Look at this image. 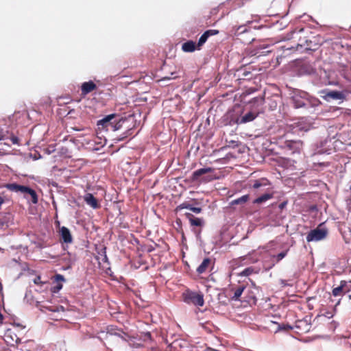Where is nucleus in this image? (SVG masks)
I'll use <instances>...</instances> for the list:
<instances>
[{
	"label": "nucleus",
	"instance_id": "nucleus-11",
	"mask_svg": "<svg viewBox=\"0 0 351 351\" xmlns=\"http://www.w3.org/2000/svg\"><path fill=\"white\" fill-rule=\"evenodd\" d=\"M84 200L88 206L94 209L100 208V204L98 200L91 193H86L84 196Z\"/></svg>",
	"mask_w": 351,
	"mask_h": 351
},
{
	"label": "nucleus",
	"instance_id": "nucleus-15",
	"mask_svg": "<svg viewBox=\"0 0 351 351\" xmlns=\"http://www.w3.org/2000/svg\"><path fill=\"white\" fill-rule=\"evenodd\" d=\"M258 116V113L249 112L245 114L244 116L241 117L237 121V123L239 124H243L247 122L252 121L254 120Z\"/></svg>",
	"mask_w": 351,
	"mask_h": 351
},
{
	"label": "nucleus",
	"instance_id": "nucleus-14",
	"mask_svg": "<svg viewBox=\"0 0 351 351\" xmlns=\"http://www.w3.org/2000/svg\"><path fill=\"white\" fill-rule=\"evenodd\" d=\"M185 217L189 220L190 225L191 226L201 227L204 225V221L202 219L194 217V215L190 213H186Z\"/></svg>",
	"mask_w": 351,
	"mask_h": 351
},
{
	"label": "nucleus",
	"instance_id": "nucleus-22",
	"mask_svg": "<svg viewBox=\"0 0 351 351\" xmlns=\"http://www.w3.org/2000/svg\"><path fill=\"white\" fill-rule=\"evenodd\" d=\"M245 289V286H239L236 289H234V295L232 297V299L234 300H239Z\"/></svg>",
	"mask_w": 351,
	"mask_h": 351
},
{
	"label": "nucleus",
	"instance_id": "nucleus-35",
	"mask_svg": "<svg viewBox=\"0 0 351 351\" xmlns=\"http://www.w3.org/2000/svg\"><path fill=\"white\" fill-rule=\"evenodd\" d=\"M10 141H12V144H19V138L18 137L15 136H12L11 138H10Z\"/></svg>",
	"mask_w": 351,
	"mask_h": 351
},
{
	"label": "nucleus",
	"instance_id": "nucleus-10",
	"mask_svg": "<svg viewBox=\"0 0 351 351\" xmlns=\"http://www.w3.org/2000/svg\"><path fill=\"white\" fill-rule=\"evenodd\" d=\"M5 340L8 343L13 345L14 343L16 344H19L21 343V339L17 337V335L11 330L8 329L5 334Z\"/></svg>",
	"mask_w": 351,
	"mask_h": 351
},
{
	"label": "nucleus",
	"instance_id": "nucleus-21",
	"mask_svg": "<svg viewBox=\"0 0 351 351\" xmlns=\"http://www.w3.org/2000/svg\"><path fill=\"white\" fill-rule=\"evenodd\" d=\"M273 197V194L271 193H265L263 195L257 197L253 202L254 204H261L265 202Z\"/></svg>",
	"mask_w": 351,
	"mask_h": 351
},
{
	"label": "nucleus",
	"instance_id": "nucleus-1",
	"mask_svg": "<svg viewBox=\"0 0 351 351\" xmlns=\"http://www.w3.org/2000/svg\"><path fill=\"white\" fill-rule=\"evenodd\" d=\"M215 169L212 167L199 169L193 172L191 179L193 181L206 183L216 179L213 175Z\"/></svg>",
	"mask_w": 351,
	"mask_h": 351
},
{
	"label": "nucleus",
	"instance_id": "nucleus-18",
	"mask_svg": "<svg viewBox=\"0 0 351 351\" xmlns=\"http://www.w3.org/2000/svg\"><path fill=\"white\" fill-rule=\"evenodd\" d=\"M269 185H270L269 181L267 178H260L258 180H254V182L252 186V188L254 189H258L261 187H265V186H267Z\"/></svg>",
	"mask_w": 351,
	"mask_h": 351
},
{
	"label": "nucleus",
	"instance_id": "nucleus-4",
	"mask_svg": "<svg viewBox=\"0 0 351 351\" xmlns=\"http://www.w3.org/2000/svg\"><path fill=\"white\" fill-rule=\"evenodd\" d=\"M295 108L306 107L308 104V94L303 91H295L291 98Z\"/></svg>",
	"mask_w": 351,
	"mask_h": 351
},
{
	"label": "nucleus",
	"instance_id": "nucleus-20",
	"mask_svg": "<svg viewBox=\"0 0 351 351\" xmlns=\"http://www.w3.org/2000/svg\"><path fill=\"white\" fill-rule=\"evenodd\" d=\"M324 97L327 99H341L343 97V95L341 92L337 90L328 91L326 93V95Z\"/></svg>",
	"mask_w": 351,
	"mask_h": 351
},
{
	"label": "nucleus",
	"instance_id": "nucleus-5",
	"mask_svg": "<svg viewBox=\"0 0 351 351\" xmlns=\"http://www.w3.org/2000/svg\"><path fill=\"white\" fill-rule=\"evenodd\" d=\"M327 235V231L325 229L316 228L307 234L306 240L308 242L313 241H320L324 239Z\"/></svg>",
	"mask_w": 351,
	"mask_h": 351
},
{
	"label": "nucleus",
	"instance_id": "nucleus-9",
	"mask_svg": "<svg viewBox=\"0 0 351 351\" xmlns=\"http://www.w3.org/2000/svg\"><path fill=\"white\" fill-rule=\"evenodd\" d=\"M317 45L314 44L312 45V41L306 40L305 43H298L295 47V50L300 51L301 52L305 51H315L317 49Z\"/></svg>",
	"mask_w": 351,
	"mask_h": 351
},
{
	"label": "nucleus",
	"instance_id": "nucleus-41",
	"mask_svg": "<svg viewBox=\"0 0 351 351\" xmlns=\"http://www.w3.org/2000/svg\"><path fill=\"white\" fill-rule=\"evenodd\" d=\"M293 48H294V47H293V46H292V47H287V49H293Z\"/></svg>",
	"mask_w": 351,
	"mask_h": 351
},
{
	"label": "nucleus",
	"instance_id": "nucleus-43",
	"mask_svg": "<svg viewBox=\"0 0 351 351\" xmlns=\"http://www.w3.org/2000/svg\"><path fill=\"white\" fill-rule=\"evenodd\" d=\"M0 287L2 288V285L1 283L0 282Z\"/></svg>",
	"mask_w": 351,
	"mask_h": 351
},
{
	"label": "nucleus",
	"instance_id": "nucleus-8",
	"mask_svg": "<svg viewBox=\"0 0 351 351\" xmlns=\"http://www.w3.org/2000/svg\"><path fill=\"white\" fill-rule=\"evenodd\" d=\"M60 240L65 243H71L73 242V237L69 228L62 226L59 230Z\"/></svg>",
	"mask_w": 351,
	"mask_h": 351
},
{
	"label": "nucleus",
	"instance_id": "nucleus-17",
	"mask_svg": "<svg viewBox=\"0 0 351 351\" xmlns=\"http://www.w3.org/2000/svg\"><path fill=\"white\" fill-rule=\"evenodd\" d=\"M211 263V260L209 258H205L200 265L197 268V272L202 274L206 271Z\"/></svg>",
	"mask_w": 351,
	"mask_h": 351
},
{
	"label": "nucleus",
	"instance_id": "nucleus-3",
	"mask_svg": "<svg viewBox=\"0 0 351 351\" xmlns=\"http://www.w3.org/2000/svg\"><path fill=\"white\" fill-rule=\"evenodd\" d=\"M288 128L289 132L299 135L300 133L308 131L311 128V124L306 121V119L302 118L298 121L289 125Z\"/></svg>",
	"mask_w": 351,
	"mask_h": 351
},
{
	"label": "nucleus",
	"instance_id": "nucleus-44",
	"mask_svg": "<svg viewBox=\"0 0 351 351\" xmlns=\"http://www.w3.org/2000/svg\"><path fill=\"white\" fill-rule=\"evenodd\" d=\"M350 190L351 191V186H350Z\"/></svg>",
	"mask_w": 351,
	"mask_h": 351
},
{
	"label": "nucleus",
	"instance_id": "nucleus-39",
	"mask_svg": "<svg viewBox=\"0 0 351 351\" xmlns=\"http://www.w3.org/2000/svg\"><path fill=\"white\" fill-rule=\"evenodd\" d=\"M176 223L178 224L179 226H181V223H182V221H181V219H177L176 221Z\"/></svg>",
	"mask_w": 351,
	"mask_h": 351
},
{
	"label": "nucleus",
	"instance_id": "nucleus-40",
	"mask_svg": "<svg viewBox=\"0 0 351 351\" xmlns=\"http://www.w3.org/2000/svg\"><path fill=\"white\" fill-rule=\"evenodd\" d=\"M189 351H199L197 348H191Z\"/></svg>",
	"mask_w": 351,
	"mask_h": 351
},
{
	"label": "nucleus",
	"instance_id": "nucleus-6",
	"mask_svg": "<svg viewBox=\"0 0 351 351\" xmlns=\"http://www.w3.org/2000/svg\"><path fill=\"white\" fill-rule=\"evenodd\" d=\"M118 118L116 114H111L106 116L102 119L97 121V126L99 129L108 130V128H112V125L114 123L113 121L114 119Z\"/></svg>",
	"mask_w": 351,
	"mask_h": 351
},
{
	"label": "nucleus",
	"instance_id": "nucleus-13",
	"mask_svg": "<svg viewBox=\"0 0 351 351\" xmlns=\"http://www.w3.org/2000/svg\"><path fill=\"white\" fill-rule=\"evenodd\" d=\"M5 186L7 189H8L10 191L20 193L24 195H25V191L27 188V186H26L20 185L16 183L7 184Z\"/></svg>",
	"mask_w": 351,
	"mask_h": 351
},
{
	"label": "nucleus",
	"instance_id": "nucleus-7",
	"mask_svg": "<svg viewBox=\"0 0 351 351\" xmlns=\"http://www.w3.org/2000/svg\"><path fill=\"white\" fill-rule=\"evenodd\" d=\"M303 146V142L300 140H287L285 142V147L293 153L300 152Z\"/></svg>",
	"mask_w": 351,
	"mask_h": 351
},
{
	"label": "nucleus",
	"instance_id": "nucleus-34",
	"mask_svg": "<svg viewBox=\"0 0 351 351\" xmlns=\"http://www.w3.org/2000/svg\"><path fill=\"white\" fill-rule=\"evenodd\" d=\"M34 283L36 285H42L43 284V282L41 281V278L40 276H36L34 279Z\"/></svg>",
	"mask_w": 351,
	"mask_h": 351
},
{
	"label": "nucleus",
	"instance_id": "nucleus-37",
	"mask_svg": "<svg viewBox=\"0 0 351 351\" xmlns=\"http://www.w3.org/2000/svg\"><path fill=\"white\" fill-rule=\"evenodd\" d=\"M286 205V202H282L280 204L279 207L280 208L282 209Z\"/></svg>",
	"mask_w": 351,
	"mask_h": 351
},
{
	"label": "nucleus",
	"instance_id": "nucleus-23",
	"mask_svg": "<svg viewBox=\"0 0 351 351\" xmlns=\"http://www.w3.org/2000/svg\"><path fill=\"white\" fill-rule=\"evenodd\" d=\"M28 194L31 197V199L33 204H37L38 203V195L36 193V191L31 188L28 187L27 188L25 191V195Z\"/></svg>",
	"mask_w": 351,
	"mask_h": 351
},
{
	"label": "nucleus",
	"instance_id": "nucleus-25",
	"mask_svg": "<svg viewBox=\"0 0 351 351\" xmlns=\"http://www.w3.org/2000/svg\"><path fill=\"white\" fill-rule=\"evenodd\" d=\"M258 273V271L253 267H249L247 268H245L242 271H241L239 274V276H248L252 274Z\"/></svg>",
	"mask_w": 351,
	"mask_h": 351
},
{
	"label": "nucleus",
	"instance_id": "nucleus-2",
	"mask_svg": "<svg viewBox=\"0 0 351 351\" xmlns=\"http://www.w3.org/2000/svg\"><path fill=\"white\" fill-rule=\"evenodd\" d=\"M184 302L195 306H202L204 304V295L201 292L186 290L182 293Z\"/></svg>",
	"mask_w": 351,
	"mask_h": 351
},
{
	"label": "nucleus",
	"instance_id": "nucleus-24",
	"mask_svg": "<svg viewBox=\"0 0 351 351\" xmlns=\"http://www.w3.org/2000/svg\"><path fill=\"white\" fill-rule=\"evenodd\" d=\"M249 198H250L249 195H245L239 198L232 200L230 202V204L231 205L243 204L246 203L249 200Z\"/></svg>",
	"mask_w": 351,
	"mask_h": 351
},
{
	"label": "nucleus",
	"instance_id": "nucleus-27",
	"mask_svg": "<svg viewBox=\"0 0 351 351\" xmlns=\"http://www.w3.org/2000/svg\"><path fill=\"white\" fill-rule=\"evenodd\" d=\"M208 38V36L204 33L201 37L199 38L198 43L197 44V49H200L201 47L206 42L207 39Z\"/></svg>",
	"mask_w": 351,
	"mask_h": 351
},
{
	"label": "nucleus",
	"instance_id": "nucleus-16",
	"mask_svg": "<svg viewBox=\"0 0 351 351\" xmlns=\"http://www.w3.org/2000/svg\"><path fill=\"white\" fill-rule=\"evenodd\" d=\"M347 282L344 280L341 281L340 285L337 287H335L332 289V295L334 296H340L348 291V289L346 290L345 287H346Z\"/></svg>",
	"mask_w": 351,
	"mask_h": 351
},
{
	"label": "nucleus",
	"instance_id": "nucleus-26",
	"mask_svg": "<svg viewBox=\"0 0 351 351\" xmlns=\"http://www.w3.org/2000/svg\"><path fill=\"white\" fill-rule=\"evenodd\" d=\"M191 206H192V205L191 204H189L187 202H184L180 204V205H178L176 208L175 211L177 213V212H179L184 208L191 210Z\"/></svg>",
	"mask_w": 351,
	"mask_h": 351
},
{
	"label": "nucleus",
	"instance_id": "nucleus-29",
	"mask_svg": "<svg viewBox=\"0 0 351 351\" xmlns=\"http://www.w3.org/2000/svg\"><path fill=\"white\" fill-rule=\"evenodd\" d=\"M287 254V250L282 252L279 253L278 255L274 256L273 258H276V261L278 263L280 261H281L283 258H285Z\"/></svg>",
	"mask_w": 351,
	"mask_h": 351
},
{
	"label": "nucleus",
	"instance_id": "nucleus-36",
	"mask_svg": "<svg viewBox=\"0 0 351 351\" xmlns=\"http://www.w3.org/2000/svg\"><path fill=\"white\" fill-rule=\"evenodd\" d=\"M56 278L58 280H64V277L60 274L56 275Z\"/></svg>",
	"mask_w": 351,
	"mask_h": 351
},
{
	"label": "nucleus",
	"instance_id": "nucleus-42",
	"mask_svg": "<svg viewBox=\"0 0 351 351\" xmlns=\"http://www.w3.org/2000/svg\"><path fill=\"white\" fill-rule=\"evenodd\" d=\"M62 288V285H60L59 287H58V289H60Z\"/></svg>",
	"mask_w": 351,
	"mask_h": 351
},
{
	"label": "nucleus",
	"instance_id": "nucleus-19",
	"mask_svg": "<svg viewBox=\"0 0 351 351\" xmlns=\"http://www.w3.org/2000/svg\"><path fill=\"white\" fill-rule=\"evenodd\" d=\"M196 49L197 45L193 40H189L182 45V49L185 52H193Z\"/></svg>",
	"mask_w": 351,
	"mask_h": 351
},
{
	"label": "nucleus",
	"instance_id": "nucleus-31",
	"mask_svg": "<svg viewBox=\"0 0 351 351\" xmlns=\"http://www.w3.org/2000/svg\"><path fill=\"white\" fill-rule=\"evenodd\" d=\"M205 34H206L208 37L211 36H215V35H217L219 34V30H217V29H208V30H206L205 32Z\"/></svg>",
	"mask_w": 351,
	"mask_h": 351
},
{
	"label": "nucleus",
	"instance_id": "nucleus-38",
	"mask_svg": "<svg viewBox=\"0 0 351 351\" xmlns=\"http://www.w3.org/2000/svg\"><path fill=\"white\" fill-rule=\"evenodd\" d=\"M3 315L0 313V325L3 323Z\"/></svg>",
	"mask_w": 351,
	"mask_h": 351
},
{
	"label": "nucleus",
	"instance_id": "nucleus-30",
	"mask_svg": "<svg viewBox=\"0 0 351 351\" xmlns=\"http://www.w3.org/2000/svg\"><path fill=\"white\" fill-rule=\"evenodd\" d=\"M247 32V28H246V27H245V26H243V25H242V26H239V27L237 28V29H236V31H235V33H234V34H237V35H239V34H243V33H245V32Z\"/></svg>",
	"mask_w": 351,
	"mask_h": 351
},
{
	"label": "nucleus",
	"instance_id": "nucleus-32",
	"mask_svg": "<svg viewBox=\"0 0 351 351\" xmlns=\"http://www.w3.org/2000/svg\"><path fill=\"white\" fill-rule=\"evenodd\" d=\"M8 134V132L7 130H4L1 128H0V140L4 139Z\"/></svg>",
	"mask_w": 351,
	"mask_h": 351
},
{
	"label": "nucleus",
	"instance_id": "nucleus-12",
	"mask_svg": "<svg viewBox=\"0 0 351 351\" xmlns=\"http://www.w3.org/2000/svg\"><path fill=\"white\" fill-rule=\"evenodd\" d=\"M97 88V85L93 81L84 82L81 86L82 95H86Z\"/></svg>",
	"mask_w": 351,
	"mask_h": 351
},
{
	"label": "nucleus",
	"instance_id": "nucleus-28",
	"mask_svg": "<svg viewBox=\"0 0 351 351\" xmlns=\"http://www.w3.org/2000/svg\"><path fill=\"white\" fill-rule=\"evenodd\" d=\"M117 118L114 119L113 122L114 123L112 125V129L113 130H117L121 127V122H123V121L119 119V121L117 120Z\"/></svg>",
	"mask_w": 351,
	"mask_h": 351
},
{
	"label": "nucleus",
	"instance_id": "nucleus-33",
	"mask_svg": "<svg viewBox=\"0 0 351 351\" xmlns=\"http://www.w3.org/2000/svg\"><path fill=\"white\" fill-rule=\"evenodd\" d=\"M192 212L195 213H200L202 210V208L201 207H194V206H191V210Z\"/></svg>",
	"mask_w": 351,
	"mask_h": 351
}]
</instances>
